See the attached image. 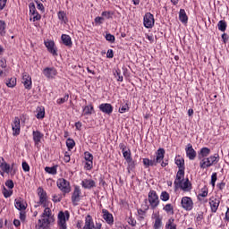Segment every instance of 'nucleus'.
<instances>
[{"label":"nucleus","mask_w":229,"mask_h":229,"mask_svg":"<svg viewBox=\"0 0 229 229\" xmlns=\"http://www.w3.org/2000/svg\"><path fill=\"white\" fill-rule=\"evenodd\" d=\"M45 47H47L48 53L53 56H58V47L56 43L53 39H47L44 41Z\"/></svg>","instance_id":"9d476101"},{"label":"nucleus","mask_w":229,"mask_h":229,"mask_svg":"<svg viewBox=\"0 0 229 229\" xmlns=\"http://www.w3.org/2000/svg\"><path fill=\"white\" fill-rule=\"evenodd\" d=\"M207 196H208V187L204 186L203 188L200 189L198 194L199 201H201V199H203V198H207Z\"/></svg>","instance_id":"e433bc0d"},{"label":"nucleus","mask_w":229,"mask_h":229,"mask_svg":"<svg viewBox=\"0 0 229 229\" xmlns=\"http://www.w3.org/2000/svg\"><path fill=\"white\" fill-rule=\"evenodd\" d=\"M181 207L186 212H191L194 208V200L189 196H184L181 199Z\"/></svg>","instance_id":"6e6552de"},{"label":"nucleus","mask_w":229,"mask_h":229,"mask_svg":"<svg viewBox=\"0 0 229 229\" xmlns=\"http://www.w3.org/2000/svg\"><path fill=\"white\" fill-rule=\"evenodd\" d=\"M81 197V190L80 187L75 186L72 195V203H73V205H78V203H80Z\"/></svg>","instance_id":"412c9836"},{"label":"nucleus","mask_w":229,"mask_h":229,"mask_svg":"<svg viewBox=\"0 0 229 229\" xmlns=\"http://www.w3.org/2000/svg\"><path fill=\"white\" fill-rule=\"evenodd\" d=\"M0 169L2 171L1 176H4V173H6V174H10L13 168L10 167V165L6 163V161H4V157H0Z\"/></svg>","instance_id":"aec40b11"},{"label":"nucleus","mask_w":229,"mask_h":229,"mask_svg":"<svg viewBox=\"0 0 229 229\" xmlns=\"http://www.w3.org/2000/svg\"><path fill=\"white\" fill-rule=\"evenodd\" d=\"M36 112L37 119H44L46 117V108L44 106H38Z\"/></svg>","instance_id":"4c0bfd02"},{"label":"nucleus","mask_w":229,"mask_h":229,"mask_svg":"<svg viewBox=\"0 0 229 229\" xmlns=\"http://www.w3.org/2000/svg\"><path fill=\"white\" fill-rule=\"evenodd\" d=\"M174 162L178 169H185V159L183 157L180 155L175 156Z\"/></svg>","instance_id":"c756f323"},{"label":"nucleus","mask_w":229,"mask_h":229,"mask_svg":"<svg viewBox=\"0 0 229 229\" xmlns=\"http://www.w3.org/2000/svg\"><path fill=\"white\" fill-rule=\"evenodd\" d=\"M175 185L181 189V191H183V192H191L192 191V183L189 179H183L182 181H179V182H176Z\"/></svg>","instance_id":"4468645a"},{"label":"nucleus","mask_w":229,"mask_h":229,"mask_svg":"<svg viewBox=\"0 0 229 229\" xmlns=\"http://www.w3.org/2000/svg\"><path fill=\"white\" fill-rule=\"evenodd\" d=\"M46 173L48 174H56L58 173V165H54V166H47L45 167Z\"/></svg>","instance_id":"a18cd8bd"},{"label":"nucleus","mask_w":229,"mask_h":229,"mask_svg":"<svg viewBox=\"0 0 229 229\" xmlns=\"http://www.w3.org/2000/svg\"><path fill=\"white\" fill-rule=\"evenodd\" d=\"M64 161L68 164V162H71V154L69 152L64 153Z\"/></svg>","instance_id":"680f3d73"},{"label":"nucleus","mask_w":229,"mask_h":229,"mask_svg":"<svg viewBox=\"0 0 229 229\" xmlns=\"http://www.w3.org/2000/svg\"><path fill=\"white\" fill-rule=\"evenodd\" d=\"M38 196L39 198L38 203L41 207H53V204L47 199V193L45 191L44 188H38Z\"/></svg>","instance_id":"20e7f679"},{"label":"nucleus","mask_w":229,"mask_h":229,"mask_svg":"<svg viewBox=\"0 0 229 229\" xmlns=\"http://www.w3.org/2000/svg\"><path fill=\"white\" fill-rule=\"evenodd\" d=\"M5 187H7V189H10L11 191H13V187H15V183H13L12 180H7L5 182Z\"/></svg>","instance_id":"5fc2aeb1"},{"label":"nucleus","mask_w":229,"mask_h":229,"mask_svg":"<svg viewBox=\"0 0 229 229\" xmlns=\"http://www.w3.org/2000/svg\"><path fill=\"white\" fill-rule=\"evenodd\" d=\"M5 85L6 87H8V89H15V87H17V78L16 77L8 78L5 81Z\"/></svg>","instance_id":"473e14b6"},{"label":"nucleus","mask_w":229,"mask_h":229,"mask_svg":"<svg viewBox=\"0 0 229 229\" xmlns=\"http://www.w3.org/2000/svg\"><path fill=\"white\" fill-rule=\"evenodd\" d=\"M143 26L150 30L155 26V16L151 13H146L143 17Z\"/></svg>","instance_id":"2eb2a0df"},{"label":"nucleus","mask_w":229,"mask_h":229,"mask_svg":"<svg viewBox=\"0 0 229 229\" xmlns=\"http://www.w3.org/2000/svg\"><path fill=\"white\" fill-rule=\"evenodd\" d=\"M64 198V195L62 194H55L52 197V200L54 201V203H60V201H62Z\"/></svg>","instance_id":"603ef678"},{"label":"nucleus","mask_w":229,"mask_h":229,"mask_svg":"<svg viewBox=\"0 0 229 229\" xmlns=\"http://www.w3.org/2000/svg\"><path fill=\"white\" fill-rule=\"evenodd\" d=\"M160 199L161 201H169V199H171V195L169 192L164 191L160 194Z\"/></svg>","instance_id":"09e8293b"},{"label":"nucleus","mask_w":229,"mask_h":229,"mask_svg":"<svg viewBox=\"0 0 229 229\" xmlns=\"http://www.w3.org/2000/svg\"><path fill=\"white\" fill-rule=\"evenodd\" d=\"M32 137L35 146H38L44 140V133L40 132V131H33Z\"/></svg>","instance_id":"5701e85b"},{"label":"nucleus","mask_w":229,"mask_h":229,"mask_svg":"<svg viewBox=\"0 0 229 229\" xmlns=\"http://www.w3.org/2000/svg\"><path fill=\"white\" fill-rule=\"evenodd\" d=\"M183 180H185V169H179L176 174L174 183H178Z\"/></svg>","instance_id":"58836bf2"},{"label":"nucleus","mask_w":229,"mask_h":229,"mask_svg":"<svg viewBox=\"0 0 229 229\" xmlns=\"http://www.w3.org/2000/svg\"><path fill=\"white\" fill-rule=\"evenodd\" d=\"M95 110H94V105L92 103H90L88 106H84L82 107V116H87V115H92V114H95Z\"/></svg>","instance_id":"bb28decb"},{"label":"nucleus","mask_w":229,"mask_h":229,"mask_svg":"<svg viewBox=\"0 0 229 229\" xmlns=\"http://www.w3.org/2000/svg\"><path fill=\"white\" fill-rule=\"evenodd\" d=\"M71 215L69 211H60L57 216V225L59 229H67V221H69Z\"/></svg>","instance_id":"7ed1b4c3"},{"label":"nucleus","mask_w":229,"mask_h":229,"mask_svg":"<svg viewBox=\"0 0 229 229\" xmlns=\"http://www.w3.org/2000/svg\"><path fill=\"white\" fill-rule=\"evenodd\" d=\"M128 224L131 225V226H135L137 225V221L132 216H130L128 218Z\"/></svg>","instance_id":"052dcab7"},{"label":"nucleus","mask_w":229,"mask_h":229,"mask_svg":"<svg viewBox=\"0 0 229 229\" xmlns=\"http://www.w3.org/2000/svg\"><path fill=\"white\" fill-rule=\"evenodd\" d=\"M6 35V21L0 20V37Z\"/></svg>","instance_id":"c03bdc74"},{"label":"nucleus","mask_w":229,"mask_h":229,"mask_svg":"<svg viewBox=\"0 0 229 229\" xmlns=\"http://www.w3.org/2000/svg\"><path fill=\"white\" fill-rule=\"evenodd\" d=\"M221 203V199L211 196L209 198V206L211 208V212H213V214H216V212H217V208H219V205Z\"/></svg>","instance_id":"6ab92c4d"},{"label":"nucleus","mask_w":229,"mask_h":229,"mask_svg":"<svg viewBox=\"0 0 229 229\" xmlns=\"http://www.w3.org/2000/svg\"><path fill=\"white\" fill-rule=\"evenodd\" d=\"M102 226L103 225L100 222H96V225H94V219L92 218V216H86L83 229H101Z\"/></svg>","instance_id":"0eeeda50"},{"label":"nucleus","mask_w":229,"mask_h":229,"mask_svg":"<svg viewBox=\"0 0 229 229\" xmlns=\"http://www.w3.org/2000/svg\"><path fill=\"white\" fill-rule=\"evenodd\" d=\"M13 137L21 135V118L15 116L11 123Z\"/></svg>","instance_id":"ddd939ff"},{"label":"nucleus","mask_w":229,"mask_h":229,"mask_svg":"<svg viewBox=\"0 0 229 229\" xmlns=\"http://www.w3.org/2000/svg\"><path fill=\"white\" fill-rule=\"evenodd\" d=\"M225 221H226L227 223H229V208H227L226 212H225Z\"/></svg>","instance_id":"774afa93"},{"label":"nucleus","mask_w":229,"mask_h":229,"mask_svg":"<svg viewBox=\"0 0 229 229\" xmlns=\"http://www.w3.org/2000/svg\"><path fill=\"white\" fill-rule=\"evenodd\" d=\"M143 165L146 168L153 167V166L157 165V162L155 161V159L151 160L149 158H143Z\"/></svg>","instance_id":"a19ab883"},{"label":"nucleus","mask_w":229,"mask_h":229,"mask_svg":"<svg viewBox=\"0 0 229 229\" xmlns=\"http://www.w3.org/2000/svg\"><path fill=\"white\" fill-rule=\"evenodd\" d=\"M179 20L182 24H187L189 21V16H187V13H185V9H181L179 12Z\"/></svg>","instance_id":"f704fd0d"},{"label":"nucleus","mask_w":229,"mask_h":229,"mask_svg":"<svg viewBox=\"0 0 229 229\" xmlns=\"http://www.w3.org/2000/svg\"><path fill=\"white\" fill-rule=\"evenodd\" d=\"M14 207L17 210H20V212H26L28 202L22 197H18L14 199Z\"/></svg>","instance_id":"dca6fc26"},{"label":"nucleus","mask_w":229,"mask_h":229,"mask_svg":"<svg viewBox=\"0 0 229 229\" xmlns=\"http://www.w3.org/2000/svg\"><path fill=\"white\" fill-rule=\"evenodd\" d=\"M22 169L25 173H29L30 171V165H28V163L26 161L22 162Z\"/></svg>","instance_id":"bf43d9fd"},{"label":"nucleus","mask_w":229,"mask_h":229,"mask_svg":"<svg viewBox=\"0 0 229 229\" xmlns=\"http://www.w3.org/2000/svg\"><path fill=\"white\" fill-rule=\"evenodd\" d=\"M7 0H0V10H4V6H6Z\"/></svg>","instance_id":"338daca9"},{"label":"nucleus","mask_w":229,"mask_h":229,"mask_svg":"<svg viewBox=\"0 0 229 229\" xmlns=\"http://www.w3.org/2000/svg\"><path fill=\"white\" fill-rule=\"evenodd\" d=\"M98 108L100 112H103V114H107V115H110V114L114 112V106H112L111 104H108V103L101 104L98 106Z\"/></svg>","instance_id":"a878e982"},{"label":"nucleus","mask_w":229,"mask_h":229,"mask_svg":"<svg viewBox=\"0 0 229 229\" xmlns=\"http://www.w3.org/2000/svg\"><path fill=\"white\" fill-rule=\"evenodd\" d=\"M69 101V94L64 95V98H58L56 100L57 105H64V103H67Z\"/></svg>","instance_id":"3c124183"},{"label":"nucleus","mask_w":229,"mask_h":229,"mask_svg":"<svg viewBox=\"0 0 229 229\" xmlns=\"http://www.w3.org/2000/svg\"><path fill=\"white\" fill-rule=\"evenodd\" d=\"M106 57L107 58H114V50H112V49L107 50Z\"/></svg>","instance_id":"69168bd1"},{"label":"nucleus","mask_w":229,"mask_h":229,"mask_svg":"<svg viewBox=\"0 0 229 229\" xmlns=\"http://www.w3.org/2000/svg\"><path fill=\"white\" fill-rule=\"evenodd\" d=\"M164 157H165V149H164L163 148H158L156 152V159H154L156 165L160 164V162L164 160Z\"/></svg>","instance_id":"cd10ccee"},{"label":"nucleus","mask_w":229,"mask_h":229,"mask_svg":"<svg viewBox=\"0 0 229 229\" xmlns=\"http://www.w3.org/2000/svg\"><path fill=\"white\" fill-rule=\"evenodd\" d=\"M43 213L41 214V218L38 219L37 224L38 229H47L49 228V225L55 223V215L51 211V207H45Z\"/></svg>","instance_id":"f257e3e1"},{"label":"nucleus","mask_w":229,"mask_h":229,"mask_svg":"<svg viewBox=\"0 0 229 229\" xmlns=\"http://www.w3.org/2000/svg\"><path fill=\"white\" fill-rule=\"evenodd\" d=\"M219 31H226V21L225 20H221L217 23Z\"/></svg>","instance_id":"8fccbe9b"},{"label":"nucleus","mask_w":229,"mask_h":229,"mask_svg":"<svg viewBox=\"0 0 229 229\" xmlns=\"http://www.w3.org/2000/svg\"><path fill=\"white\" fill-rule=\"evenodd\" d=\"M21 83L26 90H31L33 88V81L30 73L24 72L21 73Z\"/></svg>","instance_id":"9b49d317"},{"label":"nucleus","mask_w":229,"mask_h":229,"mask_svg":"<svg viewBox=\"0 0 229 229\" xmlns=\"http://www.w3.org/2000/svg\"><path fill=\"white\" fill-rule=\"evenodd\" d=\"M106 39L107 40V42H110L111 44H114V42H115V36H114L112 34H106Z\"/></svg>","instance_id":"6e6d98bb"},{"label":"nucleus","mask_w":229,"mask_h":229,"mask_svg":"<svg viewBox=\"0 0 229 229\" xmlns=\"http://www.w3.org/2000/svg\"><path fill=\"white\" fill-rule=\"evenodd\" d=\"M216 182H217V173H213L210 181V184L212 185L213 189L216 187Z\"/></svg>","instance_id":"864d4df0"},{"label":"nucleus","mask_w":229,"mask_h":229,"mask_svg":"<svg viewBox=\"0 0 229 229\" xmlns=\"http://www.w3.org/2000/svg\"><path fill=\"white\" fill-rule=\"evenodd\" d=\"M102 217L107 225H114V215L109 213L107 209H102Z\"/></svg>","instance_id":"393cba45"},{"label":"nucleus","mask_w":229,"mask_h":229,"mask_svg":"<svg viewBox=\"0 0 229 229\" xmlns=\"http://www.w3.org/2000/svg\"><path fill=\"white\" fill-rule=\"evenodd\" d=\"M118 112L120 114H126V112H130V102H126L123 106H122L119 109Z\"/></svg>","instance_id":"de8ad7c7"},{"label":"nucleus","mask_w":229,"mask_h":229,"mask_svg":"<svg viewBox=\"0 0 229 229\" xmlns=\"http://www.w3.org/2000/svg\"><path fill=\"white\" fill-rule=\"evenodd\" d=\"M178 225L176 223H174V219L173 217H170L165 225V229H177Z\"/></svg>","instance_id":"ea45409f"},{"label":"nucleus","mask_w":229,"mask_h":229,"mask_svg":"<svg viewBox=\"0 0 229 229\" xmlns=\"http://www.w3.org/2000/svg\"><path fill=\"white\" fill-rule=\"evenodd\" d=\"M57 17L59 20L62 21V22H64V24H67V22H69V19H67V13L64 11H60L57 13Z\"/></svg>","instance_id":"79ce46f5"},{"label":"nucleus","mask_w":229,"mask_h":229,"mask_svg":"<svg viewBox=\"0 0 229 229\" xmlns=\"http://www.w3.org/2000/svg\"><path fill=\"white\" fill-rule=\"evenodd\" d=\"M164 212L168 216H174V206L171 203H167L163 207Z\"/></svg>","instance_id":"2f4dec72"},{"label":"nucleus","mask_w":229,"mask_h":229,"mask_svg":"<svg viewBox=\"0 0 229 229\" xmlns=\"http://www.w3.org/2000/svg\"><path fill=\"white\" fill-rule=\"evenodd\" d=\"M114 76L117 79V81H123V76L121 75V70H116L114 72Z\"/></svg>","instance_id":"13d9d810"},{"label":"nucleus","mask_w":229,"mask_h":229,"mask_svg":"<svg viewBox=\"0 0 229 229\" xmlns=\"http://www.w3.org/2000/svg\"><path fill=\"white\" fill-rule=\"evenodd\" d=\"M210 155V148L204 147L199 152V159L207 158Z\"/></svg>","instance_id":"c9c22d12"},{"label":"nucleus","mask_w":229,"mask_h":229,"mask_svg":"<svg viewBox=\"0 0 229 229\" xmlns=\"http://www.w3.org/2000/svg\"><path fill=\"white\" fill-rule=\"evenodd\" d=\"M66 146H67L68 151H72V149L74 148V146H76V142L74 141V140L69 138L66 140Z\"/></svg>","instance_id":"49530a36"},{"label":"nucleus","mask_w":229,"mask_h":229,"mask_svg":"<svg viewBox=\"0 0 229 229\" xmlns=\"http://www.w3.org/2000/svg\"><path fill=\"white\" fill-rule=\"evenodd\" d=\"M43 74L48 80H55L58 76V70L55 67H46L43 70Z\"/></svg>","instance_id":"a211bd4d"},{"label":"nucleus","mask_w":229,"mask_h":229,"mask_svg":"<svg viewBox=\"0 0 229 229\" xmlns=\"http://www.w3.org/2000/svg\"><path fill=\"white\" fill-rule=\"evenodd\" d=\"M199 160L200 169H208V167H212V165H216L219 162V155L215 154L208 157H202Z\"/></svg>","instance_id":"f03ea898"},{"label":"nucleus","mask_w":229,"mask_h":229,"mask_svg":"<svg viewBox=\"0 0 229 229\" xmlns=\"http://www.w3.org/2000/svg\"><path fill=\"white\" fill-rule=\"evenodd\" d=\"M30 8V21L32 22H37V21H40L42 19V15L37 12V7L34 3H30L29 5Z\"/></svg>","instance_id":"f8f14e48"},{"label":"nucleus","mask_w":229,"mask_h":229,"mask_svg":"<svg viewBox=\"0 0 229 229\" xmlns=\"http://www.w3.org/2000/svg\"><path fill=\"white\" fill-rule=\"evenodd\" d=\"M186 151V157L189 158V160H194L197 157L196 150H194V148H192V144L189 143L187 144L185 148Z\"/></svg>","instance_id":"4be33fe9"},{"label":"nucleus","mask_w":229,"mask_h":229,"mask_svg":"<svg viewBox=\"0 0 229 229\" xmlns=\"http://www.w3.org/2000/svg\"><path fill=\"white\" fill-rule=\"evenodd\" d=\"M84 160L86 161L84 165L85 169H87V171L92 170L94 167V156L90 154V152L86 151L84 152Z\"/></svg>","instance_id":"f3484780"},{"label":"nucleus","mask_w":229,"mask_h":229,"mask_svg":"<svg viewBox=\"0 0 229 229\" xmlns=\"http://www.w3.org/2000/svg\"><path fill=\"white\" fill-rule=\"evenodd\" d=\"M56 185L58 189L63 192V196L69 194L71 192V182L64 178H59L56 181Z\"/></svg>","instance_id":"39448f33"},{"label":"nucleus","mask_w":229,"mask_h":229,"mask_svg":"<svg viewBox=\"0 0 229 229\" xmlns=\"http://www.w3.org/2000/svg\"><path fill=\"white\" fill-rule=\"evenodd\" d=\"M123 158L126 160L127 164L129 165H131L133 164V159L131 158V150L128 148L127 150L123 152Z\"/></svg>","instance_id":"72a5a7b5"},{"label":"nucleus","mask_w":229,"mask_h":229,"mask_svg":"<svg viewBox=\"0 0 229 229\" xmlns=\"http://www.w3.org/2000/svg\"><path fill=\"white\" fill-rule=\"evenodd\" d=\"M105 21V18H103V17H96L95 18V22L97 23V24H103V21Z\"/></svg>","instance_id":"0e129e2a"},{"label":"nucleus","mask_w":229,"mask_h":229,"mask_svg":"<svg viewBox=\"0 0 229 229\" xmlns=\"http://www.w3.org/2000/svg\"><path fill=\"white\" fill-rule=\"evenodd\" d=\"M20 219H21V221H22V223H24V221H26V212L25 211L20 212Z\"/></svg>","instance_id":"e2e57ef3"},{"label":"nucleus","mask_w":229,"mask_h":229,"mask_svg":"<svg viewBox=\"0 0 229 229\" xmlns=\"http://www.w3.org/2000/svg\"><path fill=\"white\" fill-rule=\"evenodd\" d=\"M2 194H3L4 198H11L13 194V190H10V189L3 186Z\"/></svg>","instance_id":"37998d69"},{"label":"nucleus","mask_w":229,"mask_h":229,"mask_svg":"<svg viewBox=\"0 0 229 229\" xmlns=\"http://www.w3.org/2000/svg\"><path fill=\"white\" fill-rule=\"evenodd\" d=\"M0 77L6 76V72H8V64L4 57H0Z\"/></svg>","instance_id":"b1692460"},{"label":"nucleus","mask_w":229,"mask_h":229,"mask_svg":"<svg viewBox=\"0 0 229 229\" xmlns=\"http://www.w3.org/2000/svg\"><path fill=\"white\" fill-rule=\"evenodd\" d=\"M81 186L83 189H94V187H96V181L92 179H84L81 182Z\"/></svg>","instance_id":"c85d7f7f"},{"label":"nucleus","mask_w":229,"mask_h":229,"mask_svg":"<svg viewBox=\"0 0 229 229\" xmlns=\"http://www.w3.org/2000/svg\"><path fill=\"white\" fill-rule=\"evenodd\" d=\"M148 201L152 210H155V208H157L158 205H160V199L158 198V194L154 190L148 192Z\"/></svg>","instance_id":"423d86ee"},{"label":"nucleus","mask_w":229,"mask_h":229,"mask_svg":"<svg viewBox=\"0 0 229 229\" xmlns=\"http://www.w3.org/2000/svg\"><path fill=\"white\" fill-rule=\"evenodd\" d=\"M151 219H152V225H153V228L154 229H160V228H162L164 223L162 222L163 221V217L160 215L159 211L153 212L152 216H151Z\"/></svg>","instance_id":"1a4fd4ad"},{"label":"nucleus","mask_w":229,"mask_h":229,"mask_svg":"<svg viewBox=\"0 0 229 229\" xmlns=\"http://www.w3.org/2000/svg\"><path fill=\"white\" fill-rule=\"evenodd\" d=\"M36 4H37L38 10H39V12H42V13H44V10H45L44 4L39 1H36Z\"/></svg>","instance_id":"4d7b16f0"},{"label":"nucleus","mask_w":229,"mask_h":229,"mask_svg":"<svg viewBox=\"0 0 229 229\" xmlns=\"http://www.w3.org/2000/svg\"><path fill=\"white\" fill-rule=\"evenodd\" d=\"M61 40H63V44H64V46L67 47H72V39L71 38V36L63 34L61 36Z\"/></svg>","instance_id":"7c9ffc66"}]
</instances>
